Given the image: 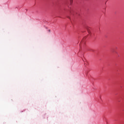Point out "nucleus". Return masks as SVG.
<instances>
[{
  "instance_id": "obj_1",
  "label": "nucleus",
  "mask_w": 124,
  "mask_h": 124,
  "mask_svg": "<svg viewBox=\"0 0 124 124\" xmlns=\"http://www.w3.org/2000/svg\"><path fill=\"white\" fill-rule=\"evenodd\" d=\"M71 3H72V0H70Z\"/></svg>"
},
{
  "instance_id": "obj_2",
  "label": "nucleus",
  "mask_w": 124,
  "mask_h": 124,
  "mask_svg": "<svg viewBox=\"0 0 124 124\" xmlns=\"http://www.w3.org/2000/svg\"><path fill=\"white\" fill-rule=\"evenodd\" d=\"M87 31H88V32H90V31H89V29H87Z\"/></svg>"
},
{
  "instance_id": "obj_3",
  "label": "nucleus",
  "mask_w": 124,
  "mask_h": 124,
  "mask_svg": "<svg viewBox=\"0 0 124 124\" xmlns=\"http://www.w3.org/2000/svg\"><path fill=\"white\" fill-rule=\"evenodd\" d=\"M48 31H51V30H48Z\"/></svg>"
}]
</instances>
